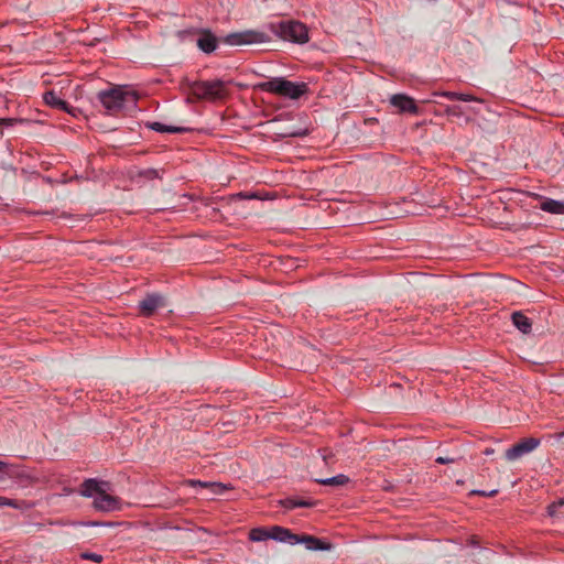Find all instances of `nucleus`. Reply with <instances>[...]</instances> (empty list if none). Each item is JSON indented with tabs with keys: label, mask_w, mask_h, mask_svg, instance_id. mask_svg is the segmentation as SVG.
<instances>
[{
	"label": "nucleus",
	"mask_w": 564,
	"mask_h": 564,
	"mask_svg": "<svg viewBox=\"0 0 564 564\" xmlns=\"http://www.w3.org/2000/svg\"><path fill=\"white\" fill-rule=\"evenodd\" d=\"M492 453H494V449H491V448H487V449L485 451V454H486V455H490V454H492Z\"/></svg>",
	"instance_id": "obj_33"
},
{
	"label": "nucleus",
	"mask_w": 564,
	"mask_h": 564,
	"mask_svg": "<svg viewBox=\"0 0 564 564\" xmlns=\"http://www.w3.org/2000/svg\"><path fill=\"white\" fill-rule=\"evenodd\" d=\"M148 127L158 132H182V131H184L183 128L165 126L161 122H152V123H149Z\"/></svg>",
	"instance_id": "obj_19"
},
{
	"label": "nucleus",
	"mask_w": 564,
	"mask_h": 564,
	"mask_svg": "<svg viewBox=\"0 0 564 564\" xmlns=\"http://www.w3.org/2000/svg\"><path fill=\"white\" fill-rule=\"evenodd\" d=\"M435 95L444 96L451 100H459L460 94L454 93V91H442V93H435Z\"/></svg>",
	"instance_id": "obj_24"
},
{
	"label": "nucleus",
	"mask_w": 564,
	"mask_h": 564,
	"mask_svg": "<svg viewBox=\"0 0 564 564\" xmlns=\"http://www.w3.org/2000/svg\"><path fill=\"white\" fill-rule=\"evenodd\" d=\"M0 507H12L14 509L30 508L31 506L25 501H17L7 497L0 496Z\"/></svg>",
	"instance_id": "obj_21"
},
{
	"label": "nucleus",
	"mask_w": 564,
	"mask_h": 564,
	"mask_svg": "<svg viewBox=\"0 0 564 564\" xmlns=\"http://www.w3.org/2000/svg\"><path fill=\"white\" fill-rule=\"evenodd\" d=\"M82 557L84 560H90V561H94L96 563H100L102 561V556L99 555V554H96V553H83Z\"/></svg>",
	"instance_id": "obj_23"
},
{
	"label": "nucleus",
	"mask_w": 564,
	"mask_h": 564,
	"mask_svg": "<svg viewBox=\"0 0 564 564\" xmlns=\"http://www.w3.org/2000/svg\"><path fill=\"white\" fill-rule=\"evenodd\" d=\"M540 208L546 213L564 215V202L546 198L541 203Z\"/></svg>",
	"instance_id": "obj_14"
},
{
	"label": "nucleus",
	"mask_w": 564,
	"mask_h": 564,
	"mask_svg": "<svg viewBox=\"0 0 564 564\" xmlns=\"http://www.w3.org/2000/svg\"><path fill=\"white\" fill-rule=\"evenodd\" d=\"M390 101L391 105L398 108L401 112L417 113L419 111L414 99L406 95H393Z\"/></svg>",
	"instance_id": "obj_9"
},
{
	"label": "nucleus",
	"mask_w": 564,
	"mask_h": 564,
	"mask_svg": "<svg viewBox=\"0 0 564 564\" xmlns=\"http://www.w3.org/2000/svg\"><path fill=\"white\" fill-rule=\"evenodd\" d=\"M80 495L94 498V508L101 512L118 511L122 507L120 498L110 494V484L107 481L86 479L82 485Z\"/></svg>",
	"instance_id": "obj_1"
},
{
	"label": "nucleus",
	"mask_w": 564,
	"mask_h": 564,
	"mask_svg": "<svg viewBox=\"0 0 564 564\" xmlns=\"http://www.w3.org/2000/svg\"><path fill=\"white\" fill-rule=\"evenodd\" d=\"M297 543H303L305 544V547L307 550H312V551H315V550H329V544H326L325 542H323L322 540L313 536V535H299L296 534V544Z\"/></svg>",
	"instance_id": "obj_12"
},
{
	"label": "nucleus",
	"mask_w": 564,
	"mask_h": 564,
	"mask_svg": "<svg viewBox=\"0 0 564 564\" xmlns=\"http://www.w3.org/2000/svg\"><path fill=\"white\" fill-rule=\"evenodd\" d=\"M269 530L263 528L252 529L249 533V538L251 541L260 542L270 539Z\"/></svg>",
	"instance_id": "obj_20"
},
{
	"label": "nucleus",
	"mask_w": 564,
	"mask_h": 564,
	"mask_svg": "<svg viewBox=\"0 0 564 564\" xmlns=\"http://www.w3.org/2000/svg\"><path fill=\"white\" fill-rule=\"evenodd\" d=\"M235 197H239V198H254L256 195H245L242 193H239Z\"/></svg>",
	"instance_id": "obj_31"
},
{
	"label": "nucleus",
	"mask_w": 564,
	"mask_h": 564,
	"mask_svg": "<svg viewBox=\"0 0 564 564\" xmlns=\"http://www.w3.org/2000/svg\"><path fill=\"white\" fill-rule=\"evenodd\" d=\"M188 484L193 487L199 486L210 491V495H221L226 487L220 482H204L200 480H188Z\"/></svg>",
	"instance_id": "obj_16"
},
{
	"label": "nucleus",
	"mask_w": 564,
	"mask_h": 564,
	"mask_svg": "<svg viewBox=\"0 0 564 564\" xmlns=\"http://www.w3.org/2000/svg\"><path fill=\"white\" fill-rule=\"evenodd\" d=\"M164 305L163 297L158 294H150L140 302V312L144 316H151L154 311Z\"/></svg>",
	"instance_id": "obj_10"
},
{
	"label": "nucleus",
	"mask_w": 564,
	"mask_h": 564,
	"mask_svg": "<svg viewBox=\"0 0 564 564\" xmlns=\"http://www.w3.org/2000/svg\"><path fill=\"white\" fill-rule=\"evenodd\" d=\"M98 99L107 113L116 115L122 110L134 108L137 106L138 95L134 90L126 86H116L108 90L99 91Z\"/></svg>",
	"instance_id": "obj_2"
},
{
	"label": "nucleus",
	"mask_w": 564,
	"mask_h": 564,
	"mask_svg": "<svg viewBox=\"0 0 564 564\" xmlns=\"http://www.w3.org/2000/svg\"><path fill=\"white\" fill-rule=\"evenodd\" d=\"M498 492L497 489H494L491 491H480V490H474L471 491V494H475V495H480V496H485V497H492L495 496L496 494Z\"/></svg>",
	"instance_id": "obj_26"
},
{
	"label": "nucleus",
	"mask_w": 564,
	"mask_h": 564,
	"mask_svg": "<svg viewBox=\"0 0 564 564\" xmlns=\"http://www.w3.org/2000/svg\"><path fill=\"white\" fill-rule=\"evenodd\" d=\"M541 444L540 438L535 437H527L522 438L514 445H512L510 448H508L505 452V457L508 462H514L523 456L532 453L534 449H536Z\"/></svg>",
	"instance_id": "obj_8"
},
{
	"label": "nucleus",
	"mask_w": 564,
	"mask_h": 564,
	"mask_svg": "<svg viewBox=\"0 0 564 564\" xmlns=\"http://www.w3.org/2000/svg\"><path fill=\"white\" fill-rule=\"evenodd\" d=\"M269 41L270 36L267 33L256 30L231 33L225 37V42L229 45L258 44Z\"/></svg>",
	"instance_id": "obj_7"
},
{
	"label": "nucleus",
	"mask_w": 564,
	"mask_h": 564,
	"mask_svg": "<svg viewBox=\"0 0 564 564\" xmlns=\"http://www.w3.org/2000/svg\"><path fill=\"white\" fill-rule=\"evenodd\" d=\"M316 481L324 486L341 487L349 482V478L346 475L340 474L330 478L317 479Z\"/></svg>",
	"instance_id": "obj_17"
},
{
	"label": "nucleus",
	"mask_w": 564,
	"mask_h": 564,
	"mask_svg": "<svg viewBox=\"0 0 564 564\" xmlns=\"http://www.w3.org/2000/svg\"><path fill=\"white\" fill-rule=\"evenodd\" d=\"M560 507H564V498L563 499H560L558 501L556 502H553L552 505H550L547 507V512H549V516L551 517H554L557 514V509Z\"/></svg>",
	"instance_id": "obj_22"
},
{
	"label": "nucleus",
	"mask_w": 564,
	"mask_h": 564,
	"mask_svg": "<svg viewBox=\"0 0 564 564\" xmlns=\"http://www.w3.org/2000/svg\"><path fill=\"white\" fill-rule=\"evenodd\" d=\"M263 91L272 93L290 99H299L307 91L305 83H293L282 77H275L259 85Z\"/></svg>",
	"instance_id": "obj_4"
},
{
	"label": "nucleus",
	"mask_w": 564,
	"mask_h": 564,
	"mask_svg": "<svg viewBox=\"0 0 564 564\" xmlns=\"http://www.w3.org/2000/svg\"><path fill=\"white\" fill-rule=\"evenodd\" d=\"M280 503L286 509H293L296 507H313L315 505V502L311 501V500L292 499V498L281 500Z\"/></svg>",
	"instance_id": "obj_18"
},
{
	"label": "nucleus",
	"mask_w": 564,
	"mask_h": 564,
	"mask_svg": "<svg viewBox=\"0 0 564 564\" xmlns=\"http://www.w3.org/2000/svg\"><path fill=\"white\" fill-rule=\"evenodd\" d=\"M511 317L513 325L520 332H522L523 334L530 333L532 324L531 321L525 315H523L521 312H514Z\"/></svg>",
	"instance_id": "obj_15"
},
{
	"label": "nucleus",
	"mask_w": 564,
	"mask_h": 564,
	"mask_svg": "<svg viewBox=\"0 0 564 564\" xmlns=\"http://www.w3.org/2000/svg\"><path fill=\"white\" fill-rule=\"evenodd\" d=\"M305 134H306V130L301 131V132L297 131V132L290 133V135H292V137H302V135H305Z\"/></svg>",
	"instance_id": "obj_32"
},
{
	"label": "nucleus",
	"mask_w": 564,
	"mask_h": 564,
	"mask_svg": "<svg viewBox=\"0 0 564 564\" xmlns=\"http://www.w3.org/2000/svg\"><path fill=\"white\" fill-rule=\"evenodd\" d=\"M270 30L284 41L304 44L310 40L306 25L299 21L290 20L271 23Z\"/></svg>",
	"instance_id": "obj_5"
},
{
	"label": "nucleus",
	"mask_w": 564,
	"mask_h": 564,
	"mask_svg": "<svg viewBox=\"0 0 564 564\" xmlns=\"http://www.w3.org/2000/svg\"><path fill=\"white\" fill-rule=\"evenodd\" d=\"M0 473H4L7 475H10V471H9V464L3 462V460H0Z\"/></svg>",
	"instance_id": "obj_28"
},
{
	"label": "nucleus",
	"mask_w": 564,
	"mask_h": 564,
	"mask_svg": "<svg viewBox=\"0 0 564 564\" xmlns=\"http://www.w3.org/2000/svg\"><path fill=\"white\" fill-rule=\"evenodd\" d=\"M436 462L438 464H448V463H453L454 459L453 458H448V457H437Z\"/></svg>",
	"instance_id": "obj_29"
},
{
	"label": "nucleus",
	"mask_w": 564,
	"mask_h": 564,
	"mask_svg": "<svg viewBox=\"0 0 564 564\" xmlns=\"http://www.w3.org/2000/svg\"><path fill=\"white\" fill-rule=\"evenodd\" d=\"M141 176L148 178V180H153L155 177H158V172L155 170H152V169H149V170H145L143 172L140 173Z\"/></svg>",
	"instance_id": "obj_25"
},
{
	"label": "nucleus",
	"mask_w": 564,
	"mask_h": 564,
	"mask_svg": "<svg viewBox=\"0 0 564 564\" xmlns=\"http://www.w3.org/2000/svg\"><path fill=\"white\" fill-rule=\"evenodd\" d=\"M14 122H17V119H12V118L1 119V124H4V126H13Z\"/></svg>",
	"instance_id": "obj_30"
},
{
	"label": "nucleus",
	"mask_w": 564,
	"mask_h": 564,
	"mask_svg": "<svg viewBox=\"0 0 564 564\" xmlns=\"http://www.w3.org/2000/svg\"><path fill=\"white\" fill-rule=\"evenodd\" d=\"M270 539H273L279 542H285L289 544H296V534L292 533L289 529L282 527H272L269 530Z\"/></svg>",
	"instance_id": "obj_11"
},
{
	"label": "nucleus",
	"mask_w": 564,
	"mask_h": 564,
	"mask_svg": "<svg viewBox=\"0 0 564 564\" xmlns=\"http://www.w3.org/2000/svg\"><path fill=\"white\" fill-rule=\"evenodd\" d=\"M43 99L45 101L46 105L53 107V108H57V109H62L68 113H72L74 115V110L68 106V104L66 101H64L63 99H61L55 91L51 90V91H47L43 95Z\"/></svg>",
	"instance_id": "obj_13"
},
{
	"label": "nucleus",
	"mask_w": 564,
	"mask_h": 564,
	"mask_svg": "<svg viewBox=\"0 0 564 564\" xmlns=\"http://www.w3.org/2000/svg\"><path fill=\"white\" fill-rule=\"evenodd\" d=\"M187 93L189 95L187 101H192V97L207 100L221 99L226 95V83L220 79L210 82H188Z\"/></svg>",
	"instance_id": "obj_3"
},
{
	"label": "nucleus",
	"mask_w": 564,
	"mask_h": 564,
	"mask_svg": "<svg viewBox=\"0 0 564 564\" xmlns=\"http://www.w3.org/2000/svg\"><path fill=\"white\" fill-rule=\"evenodd\" d=\"M459 100H463V101H473V100H478L476 97H474L473 95H468V94H460L459 96Z\"/></svg>",
	"instance_id": "obj_27"
},
{
	"label": "nucleus",
	"mask_w": 564,
	"mask_h": 564,
	"mask_svg": "<svg viewBox=\"0 0 564 564\" xmlns=\"http://www.w3.org/2000/svg\"><path fill=\"white\" fill-rule=\"evenodd\" d=\"M198 35L196 43L204 53H212L217 48V37L207 29L182 30L176 33L180 41H185L188 36Z\"/></svg>",
	"instance_id": "obj_6"
}]
</instances>
